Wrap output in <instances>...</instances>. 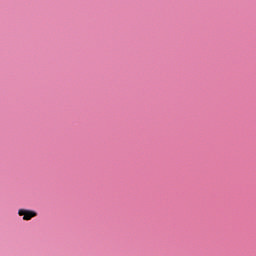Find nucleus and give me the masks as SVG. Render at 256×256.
<instances>
[{"mask_svg":"<svg viewBox=\"0 0 256 256\" xmlns=\"http://www.w3.org/2000/svg\"><path fill=\"white\" fill-rule=\"evenodd\" d=\"M19 217H23V221H31L34 217H37V212L34 210L19 209Z\"/></svg>","mask_w":256,"mask_h":256,"instance_id":"obj_1","label":"nucleus"}]
</instances>
